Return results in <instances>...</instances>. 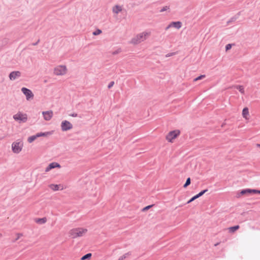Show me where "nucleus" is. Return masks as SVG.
<instances>
[{"label": "nucleus", "mask_w": 260, "mask_h": 260, "mask_svg": "<svg viewBox=\"0 0 260 260\" xmlns=\"http://www.w3.org/2000/svg\"><path fill=\"white\" fill-rule=\"evenodd\" d=\"M151 35L150 31H144L132 38L129 42L130 44L136 45L146 40Z\"/></svg>", "instance_id": "obj_1"}, {"label": "nucleus", "mask_w": 260, "mask_h": 260, "mask_svg": "<svg viewBox=\"0 0 260 260\" xmlns=\"http://www.w3.org/2000/svg\"><path fill=\"white\" fill-rule=\"evenodd\" d=\"M87 232V229L83 228H77L71 230L69 232V236L73 239L82 237Z\"/></svg>", "instance_id": "obj_2"}, {"label": "nucleus", "mask_w": 260, "mask_h": 260, "mask_svg": "<svg viewBox=\"0 0 260 260\" xmlns=\"http://www.w3.org/2000/svg\"><path fill=\"white\" fill-rule=\"evenodd\" d=\"M181 132L179 129H175L169 132L165 136V140L170 143H173L180 135Z\"/></svg>", "instance_id": "obj_3"}, {"label": "nucleus", "mask_w": 260, "mask_h": 260, "mask_svg": "<svg viewBox=\"0 0 260 260\" xmlns=\"http://www.w3.org/2000/svg\"><path fill=\"white\" fill-rule=\"evenodd\" d=\"M68 72V68L65 65H59L53 69V73L56 76H64Z\"/></svg>", "instance_id": "obj_4"}, {"label": "nucleus", "mask_w": 260, "mask_h": 260, "mask_svg": "<svg viewBox=\"0 0 260 260\" xmlns=\"http://www.w3.org/2000/svg\"><path fill=\"white\" fill-rule=\"evenodd\" d=\"M13 118L15 121L19 123H24L27 120V115L25 113L19 112L13 115Z\"/></svg>", "instance_id": "obj_5"}, {"label": "nucleus", "mask_w": 260, "mask_h": 260, "mask_svg": "<svg viewBox=\"0 0 260 260\" xmlns=\"http://www.w3.org/2000/svg\"><path fill=\"white\" fill-rule=\"evenodd\" d=\"M23 144L22 142L16 141L12 144V150L14 153H19L22 149Z\"/></svg>", "instance_id": "obj_6"}, {"label": "nucleus", "mask_w": 260, "mask_h": 260, "mask_svg": "<svg viewBox=\"0 0 260 260\" xmlns=\"http://www.w3.org/2000/svg\"><path fill=\"white\" fill-rule=\"evenodd\" d=\"M48 187L53 191L62 190L65 188L63 185L62 184H56L54 183L49 184Z\"/></svg>", "instance_id": "obj_7"}, {"label": "nucleus", "mask_w": 260, "mask_h": 260, "mask_svg": "<svg viewBox=\"0 0 260 260\" xmlns=\"http://www.w3.org/2000/svg\"><path fill=\"white\" fill-rule=\"evenodd\" d=\"M61 128L62 131H67L72 129L73 125L70 122L67 120H64L62 121L61 123Z\"/></svg>", "instance_id": "obj_8"}, {"label": "nucleus", "mask_w": 260, "mask_h": 260, "mask_svg": "<svg viewBox=\"0 0 260 260\" xmlns=\"http://www.w3.org/2000/svg\"><path fill=\"white\" fill-rule=\"evenodd\" d=\"M260 194V190L256 189H246L241 191L240 194L241 195L244 194Z\"/></svg>", "instance_id": "obj_9"}, {"label": "nucleus", "mask_w": 260, "mask_h": 260, "mask_svg": "<svg viewBox=\"0 0 260 260\" xmlns=\"http://www.w3.org/2000/svg\"><path fill=\"white\" fill-rule=\"evenodd\" d=\"M21 90L22 92L25 95L26 99L27 100L33 98L34 94L29 89L25 87H23L21 89Z\"/></svg>", "instance_id": "obj_10"}, {"label": "nucleus", "mask_w": 260, "mask_h": 260, "mask_svg": "<svg viewBox=\"0 0 260 260\" xmlns=\"http://www.w3.org/2000/svg\"><path fill=\"white\" fill-rule=\"evenodd\" d=\"M55 168H60V165L58 163H57V162H52V163L50 164L45 168V171L46 172H48L51 170H52L53 169H54Z\"/></svg>", "instance_id": "obj_11"}, {"label": "nucleus", "mask_w": 260, "mask_h": 260, "mask_svg": "<svg viewBox=\"0 0 260 260\" xmlns=\"http://www.w3.org/2000/svg\"><path fill=\"white\" fill-rule=\"evenodd\" d=\"M242 115L243 118L246 120H248L250 119V114L249 112V109L247 107H245L242 110Z\"/></svg>", "instance_id": "obj_12"}, {"label": "nucleus", "mask_w": 260, "mask_h": 260, "mask_svg": "<svg viewBox=\"0 0 260 260\" xmlns=\"http://www.w3.org/2000/svg\"><path fill=\"white\" fill-rule=\"evenodd\" d=\"M42 114L44 119L47 121L50 120L53 117L52 111L43 112Z\"/></svg>", "instance_id": "obj_13"}, {"label": "nucleus", "mask_w": 260, "mask_h": 260, "mask_svg": "<svg viewBox=\"0 0 260 260\" xmlns=\"http://www.w3.org/2000/svg\"><path fill=\"white\" fill-rule=\"evenodd\" d=\"M181 26L182 23L180 21L172 22L166 27V29H168L171 27H174L177 29H179L181 28Z\"/></svg>", "instance_id": "obj_14"}, {"label": "nucleus", "mask_w": 260, "mask_h": 260, "mask_svg": "<svg viewBox=\"0 0 260 260\" xmlns=\"http://www.w3.org/2000/svg\"><path fill=\"white\" fill-rule=\"evenodd\" d=\"M21 76V73L19 71H14L9 75L10 80H13Z\"/></svg>", "instance_id": "obj_15"}, {"label": "nucleus", "mask_w": 260, "mask_h": 260, "mask_svg": "<svg viewBox=\"0 0 260 260\" xmlns=\"http://www.w3.org/2000/svg\"><path fill=\"white\" fill-rule=\"evenodd\" d=\"M206 191H207V189H205V190H204L202 191L201 192H200L198 194H197V195L194 196V197H193L190 200H189L187 202V203H190L191 202H192L193 201H194V200H196V199L200 197L201 196L203 195Z\"/></svg>", "instance_id": "obj_16"}, {"label": "nucleus", "mask_w": 260, "mask_h": 260, "mask_svg": "<svg viewBox=\"0 0 260 260\" xmlns=\"http://www.w3.org/2000/svg\"><path fill=\"white\" fill-rule=\"evenodd\" d=\"M122 10V8L120 6L116 5L113 7L112 11L113 12L117 14L119 12H120Z\"/></svg>", "instance_id": "obj_17"}, {"label": "nucleus", "mask_w": 260, "mask_h": 260, "mask_svg": "<svg viewBox=\"0 0 260 260\" xmlns=\"http://www.w3.org/2000/svg\"><path fill=\"white\" fill-rule=\"evenodd\" d=\"M35 222L37 223L43 224L47 222V218L46 217H43L41 218H36L35 219Z\"/></svg>", "instance_id": "obj_18"}, {"label": "nucleus", "mask_w": 260, "mask_h": 260, "mask_svg": "<svg viewBox=\"0 0 260 260\" xmlns=\"http://www.w3.org/2000/svg\"><path fill=\"white\" fill-rule=\"evenodd\" d=\"M240 228L239 225H235L234 226L230 227L228 229V231L230 233H235L237 230H238Z\"/></svg>", "instance_id": "obj_19"}, {"label": "nucleus", "mask_w": 260, "mask_h": 260, "mask_svg": "<svg viewBox=\"0 0 260 260\" xmlns=\"http://www.w3.org/2000/svg\"><path fill=\"white\" fill-rule=\"evenodd\" d=\"M52 134V132H45V133H37L36 134V136L37 137V138L38 137H46V136H47L48 135H50Z\"/></svg>", "instance_id": "obj_20"}, {"label": "nucleus", "mask_w": 260, "mask_h": 260, "mask_svg": "<svg viewBox=\"0 0 260 260\" xmlns=\"http://www.w3.org/2000/svg\"><path fill=\"white\" fill-rule=\"evenodd\" d=\"M236 89L237 90H238L239 91V92L242 94H245V89H244V88L243 87V86L242 85H237L236 86Z\"/></svg>", "instance_id": "obj_21"}, {"label": "nucleus", "mask_w": 260, "mask_h": 260, "mask_svg": "<svg viewBox=\"0 0 260 260\" xmlns=\"http://www.w3.org/2000/svg\"><path fill=\"white\" fill-rule=\"evenodd\" d=\"M131 255V252H128L124 254L122 256H121L119 258L118 260H124L125 258H127L128 257H129Z\"/></svg>", "instance_id": "obj_22"}, {"label": "nucleus", "mask_w": 260, "mask_h": 260, "mask_svg": "<svg viewBox=\"0 0 260 260\" xmlns=\"http://www.w3.org/2000/svg\"><path fill=\"white\" fill-rule=\"evenodd\" d=\"M15 236V239H14V241L16 242L20 239L21 237H22L23 236V234L22 233H16Z\"/></svg>", "instance_id": "obj_23"}, {"label": "nucleus", "mask_w": 260, "mask_h": 260, "mask_svg": "<svg viewBox=\"0 0 260 260\" xmlns=\"http://www.w3.org/2000/svg\"><path fill=\"white\" fill-rule=\"evenodd\" d=\"M37 138V137L36 135H34V136H30L29 137L28 139H27V141L29 143H31L32 142L34 141H35L36 139Z\"/></svg>", "instance_id": "obj_24"}, {"label": "nucleus", "mask_w": 260, "mask_h": 260, "mask_svg": "<svg viewBox=\"0 0 260 260\" xmlns=\"http://www.w3.org/2000/svg\"><path fill=\"white\" fill-rule=\"evenodd\" d=\"M91 256V253H87L86 255L82 256L81 258V260H85L86 259H89Z\"/></svg>", "instance_id": "obj_25"}, {"label": "nucleus", "mask_w": 260, "mask_h": 260, "mask_svg": "<svg viewBox=\"0 0 260 260\" xmlns=\"http://www.w3.org/2000/svg\"><path fill=\"white\" fill-rule=\"evenodd\" d=\"M205 75H202L197 78H196L195 79H193V82H196L199 80H201V79H203V78H205Z\"/></svg>", "instance_id": "obj_26"}, {"label": "nucleus", "mask_w": 260, "mask_h": 260, "mask_svg": "<svg viewBox=\"0 0 260 260\" xmlns=\"http://www.w3.org/2000/svg\"><path fill=\"white\" fill-rule=\"evenodd\" d=\"M190 184V178H188L187 179L185 183L183 185V187L185 188L188 185H189Z\"/></svg>", "instance_id": "obj_27"}, {"label": "nucleus", "mask_w": 260, "mask_h": 260, "mask_svg": "<svg viewBox=\"0 0 260 260\" xmlns=\"http://www.w3.org/2000/svg\"><path fill=\"white\" fill-rule=\"evenodd\" d=\"M121 52V49L120 48H118L117 49H116L115 51H113L112 54L113 55H116V54H119V53H120Z\"/></svg>", "instance_id": "obj_28"}, {"label": "nucleus", "mask_w": 260, "mask_h": 260, "mask_svg": "<svg viewBox=\"0 0 260 260\" xmlns=\"http://www.w3.org/2000/svg\"><path fill=\"white\" fill-rule=\"evenodd\" d=\"M102 33V30L100 29H97L93 32V35L94 36L99 35Z\"/></svg>", "instance_id": "obj_29"}, {"label": "nucleus", "mask_w": 260, "mask_h": 260, "mask_svg": "<svg viewBox=\"0 0 260 260\" xmlns=\"http://www.w3.org/2000/svg\"><path fill=\"white\" fill-rule=\"evenodd\" d=\"M169 9H170L169 7V6H166L164 7H163V8H162L160 10V12H164V11H167V10H169Z\"/></svg>", "instance_id": "obj_30"}, {"label": "nucleus", "mask_w": 260, "mask_h": 260, "mask_svg": "<svg viewBox=\"0 0 260 260\" xmlns=\"http://www.w3.org/2000/svg\"><path fill=\"white\" fill-rule=\"evenodd\" d=\"M231 48H232V45L231 44H229L226 45V46H225L226 51H228V50L231 49Z\"/></svg>", "instance_id": "obj_31"}, {"label": "nucleus", "mask_w": 260, "mask_h": 260, "mask_svg": "<svg viewBox=\"0 0 260 260\" xmlns=\"http://www.w3.org/2000/svg\"><path fill=\"white\" fill-rule=\"evenodd\" d=\"M114 84V82L113 81H112L110 83V84L108 85V88H110L111 87H112L113 86Z\"/></svg>", "instance_id": "obj_32"}, {"label": "nucleus", "mask_w": 260, "mask_h": 260, "mask_svg": "<svg viewBox=\"0 0 260 260\" xmlns=\"http://www.w3.org/2000/svg\"><path fill=\"white\" fill-rule=\"evenodd\" d=\"M153 205H149V206H147L146 207H145L144 209H143V210H148L149 209V208H150L151 207H152Z\"/></svg>", "instance_id": "obj_33"}, {"label": "nucleus", "mask_w": 260, "mask_h": 260, "mask_svg": "<svg viewBox=\"0 0 260 260\" xmlns=\"http://www.w3.org/2000/svg\"><path fill=\"white\" fill-rule=\"evenodd\" d=\"M70 116H71L72 117H77V113H74V114H71Z\"/></svg>", "instance_id": "obj_34"}, {"label": "nucleus", "mask_w": 260, "mask_h": 260, "mask_svg": "<svg viewBox=\"0 0 260 260\" xmlns=\"http://www.w3.org/2000/svg\"><path fill=\"white\" fill-rule=\"evenodd\" d=\"M256 146H257V147H258L260 148V144H257L256 145Z\"/></svg>", "instance_id": "obj_35"}, {"label": "nucleus", "mask_w": 260, "mask_h": 260, "mask_svg": "<svg viewBox=\"0 0 260 260\" xmlns=\"http://www.w3.org/2000/svg\"><path fill=\"white\" fill-rule=\"evenodd\" d=\"M218 243H217V244H215V246H216L218 245Z\"/></svg>", "instance_id": "obj_36"}]
</instances>
